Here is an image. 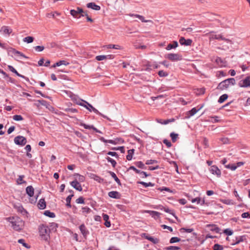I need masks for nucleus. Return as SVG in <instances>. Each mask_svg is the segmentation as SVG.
<instances>
[{"mask_svg": "<svg viewBox=\"0 0 250 250\" xmlns=\"http://www.w3.org/2000/svg\"><path fill=\"white\" fill-rule=\"evenodd\" d=\"M6 220L12 224V227L16 231L21 230L24 226V221L18 217H10L6 218Z\"/></svg>", "mask_w": 250, "mask_h": 250, "instance_id": "1", "label": "nucleus"}, {"mask_svg": "<svg viewBox=\"0 0 250 250\" xmlns=\"http://www.w3.org/2000/svg\"><path fill=\"white\" fill-rule=\"evenodd\" d=\"M38 229L41 238L45 241H47L50 238V229L48 226L45 224H41L39 226Z\"/></svg>", "mask_w": 250, "mask_h": 250, "instance_id": "2", "label": "nucleus"}, {"mask_svg": "<svg viewBox=\"0 0 250 250\" xmlns=\"http://www.w3.org/2000/svg\"><path fill=\"white\" fill-rule=\"evenodd\" d=\"M235 84V80L234 78H229L220 83L217 88L223 90L228 88L230 85H234Z\"/></svg>", "mask_w": 250, "mask_h": 250, "instance_id": "3", "label": "nucleus"}, {"mask_svg": "<svg viewBox=\"0 0 250 250\" xmlns=\"http://www.w3.org/2000/svg\"><path fill=\"white\" fill-rule=\"evenodd\" d=\"M82 101L84 103V104L83 105L81 104H80V105L85 107L86 109H87L90 112L93 111L95 113L100 115L104 118H106L105 116L102 115L97 109L94 107L91 104L88 103L87 101L83 100H82Z\"/></svg>", "mask_w": 250, "mask_h": 250, "instance_id": "4", "label": "nucleus"}, {"mask_svg": "<svg viewBox=\"0 0 250 250\" xmlns=\"http://www.w3.org/2000/svg\"><path fill=\"white\" fill-rule=\"evenodd\" d=\"M223 41L224 42L220 44L221 46L219 48V49L224 50H227L230 49L232 48V45L233 42L231 40L225 38V40H223Z\"/></svg>", "mask_w": 250, "mask_h": 250, "instance_id": "5", "label": "nucleus"}, {"mask_svg": "<svg viewBox=\"0 0 250 250\" xmlns=\"http://www.w3.org/2000/svg\"><path fill=\"white\" fill-rule=\"evenodd\" d=\"M83 13V10L80 7H77L75 9H71L70 14L74 18L80 19L81 18V14Z\"/></svg>", "mask_w": 250, "mask_h": 250, "instance_id": "6", "label": "nucleus"}, {"mask_svg": "<svg viewBox=\"0 0 250 250\" xmlns=\"http://www.w3.org/2000/svg\"><path fill=\"white\" fill-rule=\"evenodd\" d=\"M166 58L171 61H180L182 59V56L181 55L175 53L168 54Z\"/></svg>", "mask_w": 250, "mask_h": 250, "instance_id": "7", "label": "nucleus"}, {"mask_svg": "<svg viewBox=\"0 0 250 250\" xmlns=\"http://www.w3.org/2000/svg\"><path fill=\"white\" fill-rule=\"evenodd\" d=\"M238 85L241 87H250V78L249 76H248L244 79L241 80L238 83Z\"/></svg>", "mask_w": 250, "mask_h": 250, "instance_id": "8", "label": "nucleus"}, {"mask_svg": "<svg viewBox=\"0 0 250 250\" xmlns=\"http://www.w3.org/2000/svg\"><path fill=\"white\" fill-rule=\"evenodd\" d=\"M14 143L18 145L24 146L26 143V138L22 136H18L14 138Z\"/></svg>", "mask_w": 250, "mask_h": 250, "instance_id": "9", "label": "nucleus"}, {"mask_svg": "<svg viewBox=\"0 0 250 250\" xmlns=\"http://www.w3.org/2000/svg\"><path fill=\"white\" fill-rule=\"evenodd\" d=\"M209 171L213 175L220 177L221 175V171L219 168L215 165L211 166L209 168Z\"/></svg>", "mask_w": 250, "mask_h": 250, "instance_id": "10", "label": "nucleus"}, {"mask_svg": "<svg viewBox=\"0 0 250 250\" xmlns=\"http://www.w3.org/2000/svg\"><path fill=\"white\" fill-rule=\"evenodd\" d=\"M142 236L145 238V239L150 241L154 244H156L159 242V240L158 238L150 236L147 233H143L142 234Z\"/></svg>", "mask_w": 250, "mask_h": 250, "instance_id": "11", "label": "nucleus"}, {"mask_svg": "<svg viewBox=\"0 0 250 250\" xmlns=\"http://www.w3.org/2000/svg\"><path fill=\"white\" fill-rule=\"evenodd\" d=\"M142 236L145 238V239L150 241L154 244H156L159 242V240L158 238L150 236L147 233H143L142 234Z\"/></svg>", "mask_w": 250, "mask_h": 250, "instance_id": "12", "label": "nucleus"}, {"mask_svg": "<svg viewBox=\"0 0 250 250\" xmlns=\"http://www.w3.org/2000/svg\"><path fill=\"white\" fill-rule=\"evenodd\" d=\"M70 184V185L77 190L81 191L83 190L81 185L77 179L71 182Z\"/></svg>", "mask_w": 250, "mask_h": 250, "instance_id": "13", "label": "nucleus"}, {"mask_svg": "<svg viewBox=\"0 0 250 250\" xmlns=\"http://www.w3.org/2000/svg\"><path fill=\"white\" fill-rule=\"evenodd\" d=\"M209 38L211 40H223L225 37L222 34H216L214 32H211L209 34Z\"/></svg>", "mask_w": 250, "mask_h": 250, "instance_id": "14", "label": "nucleus"}, {"mask_svg": "<svg viewBox=\"0 0 250 250\" xmlns=\"http://www.w3.org/2000/svg\"><path fill=\"white\" fill-rule=\"evenodd\" d=\"M8 68L10 71L15 73L18 76L24 79L27 82H29V80L27 77H26L25 76L19 73L18 71L12 66L8 65Z\"/></svg>", "mask_w": 250, "mask_h": 250, "instance_id": "15", "label": "nucleus"}, {"mask_svg": "<svg viewBox=\"0 0 250 250\" xmlns=\"http://www.w3.org/2000/svg\"><path fill=\"white\" fill-rule=\"evenodd\" d=\"M80 230L83 237L86 238L89 234V231L87 230L84 224L81 225L79 227Z\"/></svg>", "mask_w": 250, "mask_h": 250, "instance_id": "16", "label": "nucleus"}, {"mask_svg": "<svg viewBox=\"0 0 250 250\" xmlns=\"http://www.w3.org/2000/svg\"><path fill=\"white\" fill-rule=\"evenodd\" d=\"M192 42V41L191 39H186L184 37H181L179 40V42L182 45H190Z\"/></svg>", "mask_w": 250, "mask_h": 250, "instance_id": "17", "label": "nucleus"}, {"mask_svg": "<svg viewBox=\"0 0 250 250\" xmlns=\"http://www.w3.org/2000/svg\"><path fill=\"white\" fill-rule=\"evenodd\" d=\"M128 15L130 17L137 18L143 22H151V23L153 22L152 21H151V20H146L145 19V18L143 16H141V15H140L138 14H134L130 13V14H128Z\"/></svg>", "mask_w": 250, "mask_h": 250, "instance_id": "18", "label": "nucleus"}, {"mask_svg": "<svg viewBox=\"0 0 250 250\" xmlns=\"http://www.w3.org/2000/svg\"><path fill=\"white\" fill-rule=\"evenodd\" d=\"M201 107L197 109L196 107L192 108L190 110L188 111L186 114V117L188 118H190L191 116L194 115Z\"/></svg>", "mask_w": 250, "mask_h": 250, "instance_id": "19", "label": "nucleus"}, {"mask_svg": "<svg viewBox=\"0 0 250 250\" xmlns=\"http://www.w3.org/2000/svg\"><path fill=\"white\" fill-rule=\"evenodd\" d=\"M86 7L96 11H99L101 9V7L97 5L94 2H89L86 4Z\"/></svg>", "mask_w": 250, "mask_h": 250, "instance_id": "20", "label": "nucleus"}, {"mask_svg": "<svg viewBox=\"0 0 250 250\" xmlns=\"http://www.w3.org/2000/svg\"><path fill=\"white\" fill-rule=\"evenodd\" d=\"M121 139H115V140H106L103 137H101L100 138V140L104 143H110V144H113V145H116L118 143V141L120 140Z\"/></svg>", "mask_w": 250, "mask_h": 250, "instance_id": "21", "label": "nucleus"}, {"mask_svg": "<svg viewBox=\"0 0 250 250\" xmlns=\"http://www.w3.org/2000/svg\"><path fill=\"white\" fill-rule=\"evenodd\" d=\"M0 32H2L3 34L9 35L12 32V29L8 26H3L1 27Z\"/></svg>", "mask_w": 250, "mask_h": 250, "instance_id": "22", "label": "nucleus"}, {"mask_svg": "<svg viewBox=\"0 0 250 250\" xmlns=\"http://www.w3.org/2000/svg\"><path fill=\"white\" fill-rule=\"evenodd\" d=\"M108 196L114 199H119L121 197L120 193L117 191H110L108 193Z\"/></svg>", "mask_w": 250, "mask_h": 250, "instance_id": "23", "label": "nucleus"}, {"mask_svg": "<svg viewBox=\"0 0 250 250\" xmlns=\"http://www.w3.org/2000/svg\"><path fill=\"white\" fill-rule=\"evenodd\" d=\"M26 193L30 197H32L34 194V188L32 186L27 187L26 188Z\"/></svg>", "mask_w": 250, "mask_h": 250, "instance_id": "24", "label": "nucleus"}, {"mask_svg": "<svg viewBox=\"0 0 250 250\" xmlns=\"http://www.w3.org/2000/svg\"><path fill=\"white\" fill-rule=\"evenodd\" d=\"M14 208L17 209V211L19 212H20L23 215H25L27 214V211L23 208V207L20 205H15Z\"/></svg>", "mask_w": 250, "mask_h": 250, "instance_id": "25", "label": "nucleus"}, {"mask_svg": "<svg viewBox=\"0 0 250 250\" xmlns=\"http://www.w3.org/2000/svg\"><path fill=\"white\" fill-rule=\"evenodd\" d=\"M46 202L44 199H41L38 203V207L40 209H43L46 208Z\"/></svg>", "mask_w": 250, "mask_h": 250, "instance_id": "26", "label": "nucleus"}, {"mask_svg": "<svg viewBox=\"0 0 250 250\" xmlns=\"http://www.w3.org/2000/svg\"><path fill=\"white\" fill-rule=\"evenodd\" d=\"M207 227L209 229L210 231H215L216 233H219L220 229L216 225L213 224H209L207 226Z\"/></svg>", "mask_w": 250, "mask_h": 250, "instance_id": "27", "label": "nucleus"}, {"mask_svg": "<svg viewBox=\"0 0 250 250\" xmlns=\"http://www.w3.org/2000/svg\"><path fill=\"white\" fill-rule=\"evenodd\" d=\"M12 53L16 56H17L18 57H23L24 58H28L27 57H26L25 55H24L22 53L16 50L15 49H12L11 50Z\"/></svg>", "mask_w": 250, "mask_h": 250, "instance_id": "28", "label": "nucleus"}, {"mask_svg": "<svg viewBox=\"0 0 250 250\" xmlns=\"http://www.w3.org/2000/svg\"><path fill=\"white\" fill-rule=\"evenodd\" d=\"M178 42L177 41H173L172 43H169L167 45L166 49L167 50H171V49L176 48L178 46Z\"/></svg>", "mask_w": 250, "mask_h": 250, "instance_id": "29", "label": "nucleus"}, {"mask_svg": "<svg viewBox=\"0 0 250 250\" xmlns=\"http://www.w3.org/2000/svg\"><path fill=\"white\" fill-rule=\"evenodd\" d=\"M108 172L110 174V175L111 176V177L114 179V180L116 182V183L119 185L121 186V183L120 180L117 177V176H116V174L114 172H112V171H109Z\"/></svg>", "mask_w": 250, "mask_h": 250, "instance_id": "30", "label": "nucleus"}, {"mask_svg": "<svg viewBox=\"0 0 250 250\" xmlns=\"http://www.w3.org/2000/svg\"><path fill=\"white\" fill-rule=\"evenodd\" d=\"M192 203H196L197 204L203 205L205 203L204 200H201L200 197H196L191 199Z\"/></svg>", "mask_w": 250, "mask_h": 250, "instance_id": "31", "label": "nucleus"}, {"mask_svg": "<svg viewBox=\"0 0 250 250\" xmlns=\"http://www.w3.org/2000/svg\"><path fill=\"white\" fill-rule=\"evenodd\" d=\"M134 152V149H131L127 151V155H126V159L128 161L131 160L132 159V156Z\"/></svg>", "mask_w": 250, "mask_h": 250, "instance_id": "32", "label": "nucleus"}, {"mask_svg": "<svg viewBox=\"0 0 250 250\" xmlns=\"http://www.w3.org/2000/svg\"><path fill=\"white\" fill-rule=\"evenodd\" d=\"M244 236H240L235 237V241L233 242L231 245H234L236 244H238L241 242H243L244 241Z\"/></svg>", "mask_w": 250, "mask_h": 250, "instance_id": "33", "label": "nucleus"}, {"mask_svg": "<svg viewBox=\"0 0 250 250\" xmlns=\"http://www.w3.org/2000/svg\"><path fill=\"white\" fill-rule=\"evenodd\" d=\"M23 178H24V175H20L19 178L17 180V183L18 185H21L22 184H26V182L23 180Z\"/></svg>", "mask_w": 250, "mask_h": 250, "instance_id": "34", "label": "nucleus"}, {"mask_svg": "<svg viewBox=\"0 0 250 250\" xmlns=\"http://www.w3.org/2000/svg\"><path fill=\"white\" fill-rule=\"evenodd\" d=\"M74 196L73 194H71V195H69V196H68L66 198V206L68 207V208H71V198L72 197Z\"/></svg>", "mask_w": 250, "mask_h": 250, "instance_id": "35", "label": "nucleus"}, {"mask_svg": "<svg viewBox=\"0 0 250 250\" xmlns=\"http://www.w3.org/2000/svg\"><path fill=\"white\" fill-rule=\"evenodd\" d=\"M138 184L143 185L145 188H147L148 187H153L154 184L152 183L151 182L146 183L143 181L138 182Z\"/></svg>", "mask_w": 250, "mask_h": 250, "instance_id": "36", "label": "nucleus"}, {"mask_svg": "<svg viewBox=\"0 0 250 250\" xmlns=\"http://www.w3.org/2000/svg\"><path fill=\"white\" fill-rule=\"evenodd\" d=\"M228 98V96L227 94H223L222 95H221L219 99H218V103H223L225 100H226L227 99V98Z\"/></svg>", "mask_w": 250, "mask_h": 250, "instance_id": "37", "label": "nucleus"}, {"mask_svg": "<svg viewBox=\"0 0 250 250\" xmlns=\"http://www.w3.org/2000/svg\"><path fill=\"white\" fill-rule=\"evenodd\" d=\"M170 137L171 138L172 142L175 143L178 138V134L174 132H171L170 134Z\"/></svg>", "mask_w": 250, "mask_h": 250, "instance_id": "38", "label": "nucleus"}, {"mask_svg": "<svg viewBox=\"0 0 250 250\" xmlns=\"http://www.w3.org/2000/svg\"><path fill=\"white\" fill-rule=\"evenodd\" d=\"M44 215L50 218H54L55 217V214L54 212H51L49 210H45L44 212Z\"/></svg>", "mask_w": 250, "mask_h": 250, "instance_id": "39", "label": "nucleus"}, {"mask_svg": "<svg viewBox=\"0 0 250 250\" xmlns=\"http://www.w3.org/2000/svg\"><path fill=\"white\" fill-rule=\"evenodd\" d=\"M23 41L28 43H31L34 41V38L31 36H27L23 39Z\"/></svg>", "mask_w": 250, "mask_h": 250, "instance_id": "40", "label": "nucleus"}, {"mask_svg": "<svg viewBox=\"0 0 250 250\" xmlns=\"http://www.w3.org/2000/svg\"><path fill=\"white\" fill-rule=\"evenodd\" d=\"M93 178L94 179V180L100 183H103L104 181L103 178L100 177V176L97 175H93Z\"/></svg>", "mask_w": 250, "mask_h": 250, "instance_id": "41", "label": "nucleus"}, {"mask_svg": "<svg viewBox=\"0 0 250 250\" xmlns=\"http://www.w3.org/2000/svg\"><path fill=\"white\" fill-rule=\"evenodd\" d=\"M82 212L83 214H88L91 211V209L88 207H84L82 208Z\"/></svg>", "mask_w": 250, "mask_h": 250, "instance_id": "42", "label": "nucleus"}, {"mask_svg": "<svg viewBox=\"0 0 250 250\" xmlns=\"http://www.w3.org/2000/svg\"><path fill=\"white\" fill-rule=\"evenodd\" d=\"M74 176L78 177V179H77L78 182H83L85 181V177L83 175H81L78 173H76L74 174Z\"/></svg>", "mask_w": 250, "mask_h": 250, "instance_id": "43", "label": "nucleus"}, {"mask_svg": "<svg viewBox=\"0 0 250 250\" xmlns=\"http://www.w3.org/2000/svg\"><path fill=\"white\" fill-rule=\"evenodd\" d=\"M107 48L109 49H121V47L119 45H115V44H108L107 46Z\"/></svg>", "mask_w": 250, "mask_h": 250, "instance_id": "44", "label": "nucleus"}, {"mask_svg": "<svg viewBox=\"0 0 250 250\" xmlns=\"http://www.w3.org/2000/svg\"><path fill=\"white\" fill-rule=\"evenodd\" d=\"M135 165L136 167L144 169L146 168L145 165L141 161L136 162Z\"/></svg>", "mask_w": 250, "mask_h": 250, "instance_id": "45", "label": "nucleus"}, {"mask_svg": "<svg viewBox=\"0 0 250 250\" xmlns=\"http://www.w3.org/2000/svg\"><path fill=\"white\" fill-rule=\"evenodd\" d=\"M106 160L109 163H110L113 167H115L116 166L117 163L113 159L111 158L110 157H107Z\"/></svg>", "mask_w": 250, "mask_h": 250, "instance_id": "46", "label": "nucleus"}, {"mask_svg": "<svg viewBox=\"0 0 250 250\" xmlns=\"http://www.w3.org/2000/svg\"><path fill=\"white\" fill-rule=\"evenodd\" d=\"M13 119L16 121H20L23 120V117L21 115H15L13 116Z\"/></svg>", "mask_w": 250, "mask_h": 250, "instance_id": "47", "label": "nucleus"}, {"mask_svg": "<svg viewBox=\"0 0 250 250\" xmlns=\"http://www.w3.org/2000/svg\"><path fill=\"white\" fill-rule=\"evenodd\" d=\"M223 203L226 204V205H234L235 203L231 199H225L223 201Z\"/></svg>", "mask_w": 250, "mask_h": 250, "instance_id": "48", "label": "nucleus"}, {"mask_svg": "<svg viewBox=\"0 0 250 250\" xmlns=\"http://www.w3.org/2000/svg\"><path fill=\"white\" fill-rule=\"evenodd\" d=\"M161 209L163 210L165 212H166L167 213H169V214H172L173 216H174V213L173 212V210L169 209L168 208L163 207L162 208H161Z\"/></svg>", "mask_w": 250, "mask_h": 250, "instance_id": "49", "label": "nucleus"}, {"mask_svg": "<svg viewBox=\"0 0 250 250\" xmlns=\"http://www.w3.org/2000/svg\"><path fill=\"white\" fill-rule=\"evenodd\" d=\"M181 241V239L177 237H173L171 238V239L169 240V243L171 244L176 243L180 242Z\"/></svg>", "mask_w": 250, "mask_h": 250, "instance_id": "50", "label": "nucleus"}, {"mask_svg": "<svg viewBox=\"0 0 250 250\" xmlns=\"http://www.w3.org/2000/svg\"><path fill=\"white\" fill-rule=\"evenodd\" d=\"M165 250H180V248L179 247H177V246H170L166 247L165 248Z\"/></svg>", "mask_w": 250, "mask_h": 250, "instance_id": "51", "label": "nucleus"}, {"mask_svg": "<svg viewBox=\"0 0 250 250\" xmlns=\"http://www.w3.org/2000/svg\"><path fill=\"white\" fill-rule=\"evenodd\" d=\"M225 167L227 168L230 169L231 170H235L237 168L236 165L232 164H229L225 166Z\"/></svg>", "mask_w": 250, "mask_h": 250, "instance_id": "52", "label": "nucleus"}, {"mask_svg": "<svg viewBox=\"0 0 250 250\" xmlns=\"http://www.w3.org/2000/svg\"><path fill=\"white\" fill-rule=\"evenodd\" d=\"M59 15H60V14L58 12L50 13L47 14V17L48 18H55L56 16H59Z\"/></svg>", "mask_w": 250, "mask_h": 250, "instance_id": "53", "label": "nucleus"}, {"mask_svg": "<svg viewBox=\"0 0 250 250\" xmlns=\"http://www.w3.org/2000/svg\"><path fill=\"white\" fill-rule=\"evenodd\" d=\"M158 75L160 77H164L168 76V73L163 70H160L158 72Z\"/></svg>", "mask_w": 250, "mask_h": 250, "instance_id": "54", "label": "nucleus"}, {"mask_svg": "<svg viewBox=\"0 0 250 250\" xmlns=\"http://www.w3.org/2000/svg\"><path fill=\"white\" fill-rule=\"evenodd\" d=\"M223 247L218 244H216L213 246V250H223Z\"/></svg>", "mask_w": 250, "mask_h": 250, "instance_id": "55", "label": "nucleus"}, {"mask_svg": "<svg viewBox=\"0 0 250 250\" xmlns=\"http://www.w3.org/2000/svg\"><path fill=\"white\" fill-rule=\"evenodd\" d=\"M233 232L232 230L230 229H227L224 230V233L229 236L233 234Z\"/></svg>", "mask_w": 250, "mask_h": 250, "instance_id": "56", "label": "nucleus"}, {"mask_svg": "<svg viewBox=\"0 0 250 250\" xmlns=\"http://www.w3.org/2000/svg\"><path fill=\"white\" fill-rule=\"evenodd\" d=\"M18 243L21 244L24 247L26 248H29L28 245L25 243L24 240L23 239H20L18 241Z\"/></svg>", "mask_w": 250, "mask_h": 250, "instance_id": "57", "label": "nucleus"}, {"mask_svg": "<svg viewBox=\"0 0 250 250\" xmlns=\"http://www.w3.org/2000/svg\"><path fill=\"white\" fill-rule=\"evenodd\" d=\"M180 230L181 232L184 231V232H188V233H190L193 231V229H186V228H183L180 229Z\"/></svg>", "mask_w": 250, "mask_h": 250, "instance_id": "58", "label": "nucleus"}, {"mask_svg": "<svg viewBox=\"0 0 250 250\" xmlns=\"http://www.w3.org/2000/svg\"><path fill=\"white\" fill-rule=\"evenodd\" d=\"M66 111L68 113H77L78 112V110L75 109V108H68L66 110Z\"/></svg>", "mask_w": 250, "mask_h": 250, "instance_id": "59", "label": "nucleus"}, {"mask_svg": "<svg viewBox=\"0 0 250 250\" xmlns=\"http://www.w3.org/2000/svg\"><path fill=\"white\" fill-rule=\"evenodd\" d=\"M159 190H160L161 191H166L168 192H172V191L169 188L167 187L160 188H159Z\"/></svg>", "mask_w": 250, "mask_h": 250, "instance_id": "60", "label": "nucleus"}, {"mask_svg": "<svg viewBox=\"0 0 250 250\" xmlns=\"http://www.w3.org/2000/svg\"><path fill=\"white\" fill-rule=\"evenodd\" d=\"M96 59L97 61H100L106 59L105 55H99L96 57Z\"/></svg>", "mask_w": 250, "mask_h": 250, "instance_id": "61", "label": "nucleus"}, {"mask_svg": "<svg viewBox=\"0 0 250 250\" xmlns=\"http://www.w3.org/2000/svg\"><path fill=\"white\" fill-rule=\"evenodd\" d=\"M34 49L38 52H41L44 50V47L43 46H36L34 47Z\"/></svg>", "mask_w": 250, "mask_h": 250, "instance_id": "62", "label": "nucleus"}, {"mask_svg": "<svg viewBox=\"0 0 250 250\" xmlns=\"http://www.w3.org/2000/svg\"><path fill=\"white\" fill-rule=\"evenodd\" d=\"M76 202L77 204H84V199L83 197L81 196L76 200Z\"/></svg>", "mask_w": 250, "mask_h": 250, "instance_id": "63", "label": "nucleus"}, {"mask_svg": "<svg viewBox=\"0 0 250 250\" xmlns=\"http://www.w3.org/2000/svg\"><path fill=\"white\" fill-rule=\"evenodd\" d=\"M163 143L164 144H165L168 147H170L171 146H172V144L171 143V142L168 141V140L167 139H164L163 140Z\"/></svg>", "mask_w": 250, "mask_h": 250, "instance_id": "64", "label": "nucleus"}]
</instances>
